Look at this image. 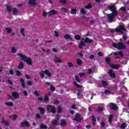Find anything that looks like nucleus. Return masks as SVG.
<instances>
[{"label": "nucleus", "instance_id": "f257e3e1", "mask_svg": "<svg viewBox=\"0 0 129 129\" xmlns=\"http://www.w3.org/2000/svg\"><path fill=\"white\" fill-rule=\"evenodd\" d=\"M108 9L111 11V12H112L113 13L107 14V17L108 18V20L110 23H112V22H113V20H114V16L117 15L116 7L114 5L111 4L108 6Z\"/></svg>", "mask_w": 129, "mask_h": 129}, {"label": "nucleus", "instance_id": "f03ea898", "mask_svg": "<svg viewBox=\"0 0 129 129\" xmlns=\"http://www.w3.org/2000/svg\"><path fill=\"white\" fill-rule=\"evenodd\" d=\"M18 56H19L20 58V60H22L23 61H24V62H26L27 64L29 65H32V59L30 58H27L26 55L22 54V53H18Z\"/></svg>", "mask_w": 129, "mask_h": 129}, {"label": "nucleus", "instance_id": "7ed1b4c3", "mask_svg": "<svg viewBox=\"0 0 129 129\" xmlns=\"http://www.w3.org/2000/svg\"><path fill=\"white\" fill-rule=\"evenodd\" d=\"M84 43H92V39H89L88 38H82L81 40V43L79 45V47L80 49H83L84 47H85V44H84Z\"/></svg>", "mask_w": 129, "mask_h": 129}, {"label": "nucleus", "instance_id": "20e7f679", "mask_svg": "<svg viewBox=\"0 0 129 129\" xmlns=\"http://www.w3.org/2000/svg\"><path fill=\"white\" fill-rule=\"evenodd\" d=\"M112 46L114 47V48H116L119 50H122V49H125V45L120 42L118 44L113 43Z\"/></svg>", "mask_w": 129, "mask_h": 129}, {"label": "nucleus", "instance_id": "39448f33", "mask_svg": "<svg viewBox=\"0 0 129 129\" xmlns=\"http://www.w3.org/2000/svg\"><path fill=\"white\" fill-rule=\"evenodd\" d=\"M47 110L48 112H52V113H56V108L53 105L47 106Z\"/></svg>", "mask_w": 129, "mask_h": 129}, {"label": "nucleus", "instance_id": "423d86ee", "mask_svg": "<svg viewBox=\"0 0 129 129\" xmlns=\"http://www.w3.org/2000/svg\"><path fill=\"white\" fill-rule=\"evenodd\" d=\"M115 32H119L120 33H123L125 31V28L123 26H120L115 30Z\"/></svg>", "mask_w": 129, "mask_h": 129}, {"label": "nucleus", "instance_id": "0eeeda50", "mask_svg": "<svg viewBox=\"0 0 129 129\" xmlns=\"http://www.w3.org/2000/svg\"><path fill=\"white\" fill-rule=\"evenodd\" d=\"M22 127H29L30 123L27 121H24L21 123Z\"/></svg>", "mask_w": 129, "mask_h": 129}, {"label": "nucleus", "instance_id": "6e6552de", "mask_svg": "<svg viewBox=\"0 0 129 129\" xmlns=\"http://www.w3.org/2000/svg\"><path fill=\"white\" fill-rule=\"evenodd\" d=\"M74 120H76V121H81V120H82V118L81 117L79 114L76 113V117L74 118Z\"/></svg>", "mask_w": 129, "mask_h": 129}, {"label": "nucleus", "instance_id": "1a4fd4ad", "mask_svg": "<svg viewBox=\"0 0 129 129\" xmlns=\"http://www.w3.org/2000/svg\"><path fill=\"white\" fill-rule=\"evenodd\" d=\"M113 55L115 58H120V57H122V53L120 51L114 52Z\"/></svg>", "mask_w": 129, "mask_h": 129}, {"label": "nucleus", "instance_id": "9d476101", "mask_svg": "<svg viewBox=\"0 0 129 129\" xmlns=\"http://www.w3.org/2000/svg\"><path fill=\"white\" fill-rule=\"evenodd\" d=\"M50 93H48L45 95L44 98V102L45 103H48L49 102V96L50 95Z\"/></svg>", "mask_w": 129, "mask_h": 129}, {"label": "nucleus", "instance_id": "9b49d317", "mask_svg": "<svg viewBox=\"0 0 129 129\" xmlns=\"http://www.w3.org/2000/svg\"><path fill=\"white\" fill-rule=\"evenodd\" d=\"M109 107L110 109H112L113 110H115L117 109V106H116V105L112 103L110 104Z\"/></svg>", "mask_w": 129, "mask_h": 129}, {"label": "nucleus", "instance_id": "f8f14e48", "mask_svg": "<svg viewBox=\"0 0 129 129\" xmlns=\"http://www.w3.org/2000/svg\"><path fill=\"white\" fill-rule=\"evenodd\" d=\"M57 14L58 12L54 10H52L48 12V15L49 16H53L54 15H57Z\"/></svg>", "mask_w": 129, "mask_h": 129}, {"label": "nucleus", "instance_id": "ddd939ff", "mask_svg": "<svg viewBox=\"0 0 129 129\" xmlns=\"http://www.w3.org/2000/svg\"><path fill=\"white\" fill-rule=\"evenodd\" d=\"M18 116L17 114H12L10 116V118L11 120H17L18 119Z\"/></svg>", "mask_w": 129, "mask_h": 129}, {"label": "nucleus", "instance_id": "4468645a", "mask_svg": "<svg viewBox=\"0 0 129 129\" xmlns=\"http://www.w3.org/2000/svg\"><path fill=\"white\" fill-rule=\"evenodd\" d=\"M54 62H55L56 63H61L62 62V59L60 58V57H55L54 59H53Z\"/></svg>", "mask_w": 129, "mask_h": 129}, {"label": "nucleus", "instance_id": "2eb2a0df", "mask_svg": "<svg viewBox=\"0 0 129 129\" xmlns=\"http://www.w3.org/2000/svg\"><path fill=\"white\" fill-rule=\"evenodd\" d=\"M20 83L23 87V88H26V85L25 84V80L23 78L20 79Z\"/></svg>", "mask_w": 129, "mask_h": 129}, {"label": "nucleus", "instance_id": "dca6fc26", "mask_svg": "<svg viewBox=\"0 0 129 129\" xmlns=\"http://www.w3.org/2000/svg\"><path fill=\"white\" fill-rule=\"evenodd\" d=\"M2 122L6 126H8V125H10V122H9V121L5 120V119H4V118H2Z\"/></svg>", "mask_w": 129, "mask_h": 129}, {"label": "nucleus", "instance_id": "f3484780", "mask_svg": "<svg viewBox=\"0 0 129 129\" xmlns=\"http://www.w3.org/2000/svg\"><path fill=\"white\" fill-rule=\"evenodd\" d=\"M38 109L40 111L41 114L43 115L45 113V109L42 107H39Z\"/></svg>", "mask_w": 129, "mask_h": 129}, {"label": "nucleus", "instance_id": "a211bd4d", "mask_svg": "<svg viewBox=\"0 0 129 129\" xmlns=\"http://www.w3.org/2000/svg\"><path fill=\"white\" fill-rule=\"evenodd\" d=\"M60 11L61 13H62L63 14H65L67 13V8L65 7H62L60 9Z\"/></svg>", "mask_w": 129, "mask_h": 129}, {"label": "nucleus", "instance_id": "6ab92c4d", "mask_svg": "<svg viewBox=\"0 0 129 129\" xmlns=\"http://www.w3.org/2000/svg\"><path fill=\"white\" fill-rule=\"evenodd\" d=\"M12 96L15 98V99H18V98H19V94L17 92H14L12 93Z\"/></svg>", "mask_w": 129, "mask_h": 129}, {"label": "nucleus", "instance_id": "aec40b11", "mask_svg": "<svg viewBox=\"0 0 129 129\" xmlns=\"http://www.w3.org/2000/svg\"><path fill=\"white\" fill-rule=\"evenodd\" d=\"M28 3L31 6H36V0H29Z\"/></svg>", "mask_w": 129, "mask_h": 129}, {"label": "nucleus", "instance_id": "412c9836", "mask_svg": "<svg viewBox=\"0 0 129 129\" xmlns=\"http://www.w3.org/2000/svg\"><path fill=\"white\" fill-rule=\"evenodd\" d=\"M110 67L112 68L113 69L117 70L119 68V66L118 65H114V64H110Z\"/></svg>", "mask_w": 129, "mask_h": 129}, {"label": "nucleus", "instance_id": "4be33fe9", "mask_svg": "<svg viewBox=\"0 0 129 129\" xmlns=\"http://www.w3.org/2000/svg\"><path fill=\"white\" fill-rule=\"evenodd\" d=\"M18 11H19L18 10V9H17V8H13L12 9V13L14 16H16V15L18 14Z\"/></svg>", "mask_w": 129, "mask_h": 129}, {"label": "nucleus", "instance_id": "5701e85b", "mask_svg": "<svg viewBox=\"0 0 129 129\" xmlns=\"http://www.w3.org/2000/svg\"><path fill=\"white\" fill-rule=\"evenodd\" d=\"M6 10H7V12H8V13H11L12 11H13V10L12 9V7L10 6H7Z\"/></svg>", "mask_w": 129, "mask_h": 129}, {"label": "nucleus", "instance_id": "b1692460", "mask_svg": "<svg viewBox=\"0 0 129 129\" xmlns=\"http://www.w3.org/2000/svg\"><path fill=\"white\" fill-rule=\"evenodd\" d=\"M60 124H61V126H66V125H67L66 120H61Z\"/></svg>", "mask_w": 129, "mask_h": 129}, {"label": "nucleus", "instance_id": "393cba45", "mask_svg": "<svg viewBox=\"0 0 129 129\" xmlns=\"http://www.w3.org/2000/svg\"><path fill=\"white\" fill-rule=\"evenodd\" d=\"M92 117V121L93 125H95L96 124V119L94 118V116H91Z\"/></svg>", "mask_w": 129, "mask_h": 129}, {"label": "nucleus", "instance_id": "a878e982", "mask_svg": "<svg viewBox=\"0 0 129 129\" xmlns=\"http://www.w3.org/2000/svg\"><path fill=\"white\" fill-rule=\"evenodd\" d=\"M76 13H77V10L75 9H72L71 10V14L72 15H76Z\"/></svg>", "mask_w": 129, "mask_h": 129}, {"label": "nucleus", "instance_id": "bb28decb", "mask_svg": "<svg viewBox=\"0 0 129 129\" xmlns=\"http://www.w3.org/2000/svg\"><path fill=\"white\" fill-rule=\"evenodd\" d=\"M108 73V74L110 75V76H111V77H114V73H113L112 70H109Z\"/></svg>", "mask_w": 129, "mask_h": 129}, {"label": "nucleus", "instance_id": "cd10ccee", "mask_svg": "<svg viewBox=\"0 0 129 129\" xmlns=\"http://www.w3.org/2000/svg\"><path fill=\"white\" fill-rule=\"evenodd\" d=\"M44 74H46L48 77H51V76H52V74H51L48 70H45L44 71Z\"/></svg>", "mask_w": 129, "mask_h": 129}, {"label": "nucleus", "instance_id": "c85d7f7f", "mask_svg": "<svg viewBox=\"0 0 129 129\" xmlns=\"http://www.w3.org/2000/svg\"><path fill=\"white\" fill-rule=\"evenodd\" d=\"M11 52H12V53L15 54V53H17V48H16V47L13 46L12 47H11Z\"/></svg>", "mask_w": 129, "mask_h": 129}, {"label": "nucleus", "instance_id": "c756f323", "mask_svg": "<svg viewBox=\"0 0 129 129\" xmlns=\"http://www.w3.org/2000/svg\"><path fill=\"white\" fill-rule=\"evenodd\" d=\"M6 105H7L8 106H14V103L13 102H7L5 103Z\"/></svg>", "mask_w": 129, "mask_h": 129}, {"label": "nucleus", "instance_id": "7c9ffc66", "mask_svg": "<svg viewBox=\"0 0 129 129\" xmlns=\"http://www.w3.org/2000/svg\"><path fill=\"white\" fill-rule=\"evenodd\" d=\"M77 63L78 65H82V64L83 63V62L80 59H77Z\"/></svg>", "mask_w": 129, "mask_h": 129}, {"label": "nucleus", "instance_id": "2f4dec72", "mask_svg": "<svg viewBox=\"0 0 129 129\" xmlns=\"http://www.w3.org/2000/svg\"><path fill=\"white\" fill-rule=\"evenodd\" d=\"M18 68H19V69H23V68H24V63L22 62H20L19 65L18 67Z\"/></svg>", "mask_w": 129, "mask_h": 129}, {"label": "nucleus", "instance_id": "473e14b6", "mask_svg": "<svg viewBox=\"0 0 129 129\" xmlns=\"http://www.w3.org/2000/svg\"><path fill=\"white\" fill-rule=\"evenodd\" d=\"M127 126V124L125 123H123L120 125L121 128L124 129Z\"/></svg>", "mask_w": 129, "mask_h": 129}, {"label": "nucleus", "instance_id": "72a5a7b5", "mask_svg": "<svg viewBox=\"0 0 129 129\" xmlns=\"http://www.w3.org/2000/svg\"><path fill=\"white\" fill-rule=\"evenodd\" d=\"M112 118H113V115H110L108 119V121L109 123H111L112 121Z\"/></svg>", "mask_w": 129, "mask_h": 129}, {"label": "nucleus", "instance_id": "f704fd0d", "mask_svg": "<svg viewBox=\"0 0 129 129\" xmlns=\"http://www.w3.org/2000/svg\"><path fill=\"white\" fill-rule=\"evenodd\" d=\"M6 30L7 32V33H8L9 34H10V33H12L13 30L11 28H6Z\"/></svg>", "mask_w": 129, "mask_h": 129}, {"label": "nucleus", "instance_id": "c9c22d12", "mask_svg": "<svg viewBox=\"0 0 129 129\" xmlns=\"http://www.w3.org/2000/svg\"><path fill=\"white\" fill-rule=\"evenodd\" d=\"M45 74V72H44L43 71H40V73H39L41 78H44V77L45 76V75H44Z\"/></svg>", "mask_w": 129, "mask_h": 129}, {"label": "nucleus", "instance_id": "e433bc0d", "mask_svg": "<svg viewBox=\"0 0 129 129\" xmlns=\"http://www.w3.org/2000/svg\"><path fill=\"white\" fill-rule=\"evenodd\" d=\"M41 129H47V126L44 124H41L40 126Z\"/></svg>", "mask_w": 129, "mask_h": 129}, {"label": "nucleus", "instance_id": "4c0bfd02", "mask_svg": "<svg viewBox=\"0 0 129 129\" xmlns=\"http://www.w3.org/2000/svg\"><path fill=\"white\" fill-rule=\"evenodd\" d=\"M20 33L23 36V37H25V29L23 28L20 29Z\"/></svg>", "mask_w": 129, "mask_h": 129}, {"label": "nucleus", "instance_id": "58836bf2", "mask_svg": "<svg viewBox=\"0 0 129 129\" xmlns=\"http://www.w3.org/2000/svg\"><path fill=\"white\" fill-rule=\"evenodd\" d=\"M57 121H58V120L55 119L52 120V124H54V125H57L58 124V123L57 122Z\"/></svg>", "mask_w": 129, "mask_h": 129}, {"label": "nucleus", "instance_id": "ea45409f", "mask_svg": "<svg viewBox=\"0 0 129 129\" xmlns=\"http://www.w3.org/2000/svg\"><path fill=\"white\" fill-rule=\"evenodd\" d=\"M75 86H76V87H78V88H81L82 87V86L78 84V83H77V82H75Z\"/></svg>", "mask_w": 129, "mask_h": 129}, {"label": "nucleus", "instance_id": "a19ab883", "mask_svg": "<svg viewBox=\"0 0 129 129\" xmlns=\"http://www.w3.org/2000/svg\"><path fill=\"white\" fill-rule=\"evenodd\" d=\"M102 84L103 86H104V87H106V86H107V83L106 82V81H102Z\"/></svg>", "mask_w": 129, "mask_h": 129}, {"label": "nucleus", "instance_id": "79ce46f5", "mask_svg": "<svg viewBox=\"0 0 129 129\" xmlns=\"http://www.w3.org/2000/svg\"><path fill=\"white\" fill-rule=\"evenodd\" d=\"M42 51H43V52H45L46 53H47V54H49L50 50V49H45L44 48L42 49Z\"/></svg>", "mask_w": 129, "mask_h": 129}, {"label": "nucleus", "instance_id": "37998d69", "mask_svg": "<svg viewBox=\"0 0 129 129\" xmlns=\"http://www.w3.org/2000/svg\"><path fill=\"white\" fill-rule=\"evenodd\" d=\"M60 4H62V5H66L67 4V2L66 0H59Z\"/></svg>", "mask_w": 129, "mask_h": 129}, {"label": "nucleus", "instance_id": "c03bdc74", "mask_svg": "<svg viewBox=\"0 0 129 129\" xmlns=\"http://www.w3.org/2000/svg\"><path fill=\"white\" fill-rule=\"evenodd\" d=\"M15 71L16 73V75L17 76H21V75H22V74L21 73V72L20 71H17V70H15Z\"/></svg>", "mask_w": 129, "mask_h": 129}, {"label": "nucleus", "instance_id": "a18cd8bd", "mask_svg": "<svg viewBox=\"0 0 129 129\" xmlns=\"http://www.w3.org/2000/svg\"><path fill=\"white\" fill-rule=\"evenodd\" d=\"M104 93L107 95L108 94H110L111 92H110V91L108 90H105V91H104Z\"/></svg>", "mask_w": 129, "mask_h": 129}, {"label": "nucleus", "instance_id": "49530a36", "mask_svg": "<svg viewBox=\"0 0 129 129\" xmlns=\"http://www.w3.org/2000/svg\"><path fill=\"white\" fill-rule=\"evenodd\" d=\"M64 37L66 40H68V39H70V35L69 34H66Z\"/></svg>", "mask_w": 129, "mask_h": 129}, {"label": "nucleus", "instance_id": "de8ad7c7", "mask_svg": "<svg viewBox=\"0 0 129 129\" xmlns=\"http://www.w3.org/2000/svg\"><path fill=\"white\" fill-rule=\"evenodd\" d=\"M62 112V108L60 107V106L58 107V110H57V113L59 114V113H61Z\"/></svg>", "mask_w": 129, "mask_h": 129}, {"label": "nucleus", "instance_id": "09e8293b", "mask_svg": "<svg viewBox=\"0 0 129 129\" xmlns=\"http://www.w3.org/2000/svg\"><path fill=\"white\" fill-rule=\"evenodd\" d=\"M81 13L83 15L86 14V12H85V10L83 8L81 10Z\"/></svg>", "mask_w": 129, "mask_h": 129}, {"label": "nucleus", "instance_id": "8fccbe9b", "mask_svg": "<svg viewBox=\"0 0 129 129\" xmlns=\"http://www.w3.org/2000/svg\"><path fill=\"white\" fill-rule=\"evenodd\" d=\"M75 79H76V81H77V82H79L80 83V79H79V78H78V76H75Z\"/></svg>", "mask_w": 129, "mask_h": 129}, {"label": "nucleus", "instance_id": "3c124183", "mask_svg": "<svg viewBox=\"0 0 129 129\" xmlns=\"http://www.w3.org/2000/svg\"><path fill=\"white\" fill-rule=\"evenodd\" d=\"M68 65L70 68L73 67V63H72V62H68Z\"/></svg>", "mask_w": 129, "mask_h": 129}, {"label": "nucleus", "instance_id": "603ef678", "mask_svg": "<svg viewBox=\"0 0 129 129\" xmlns=\"http://www.w3.org/2000/svg\"><path fill=\"white\" fill-rule=\"evenodd\" d=\"M110 61V57H106V61L107 62V64H109Z\"/></svg>", "mask_w": 129, "mask_h": 129}, {"label": "nucleus", "instance_id": "864d4df0", "mask_svg": "<svg viewBox=\"0 0 129 129\" xmlns=\"http://www.w3.org/2000/svg\"><path fill=\"white\" fill-rule=\"evenodd\" d=\"M50 89L51 90V91H54L55 90V87H54V86L53 85H51L50 86Z\"/></svg>", "mask_w": 129, "mask_h": 129}, {"label": "nucleus", "instance_id": "5fc2aeb1", "mask_svg": "<svg viewBox=\"0 0 129 129\" xmlns=\"http://www.w3.org/2000/svg\"><path fill=\"white\" fill-rule=\"evenodd\" d=\"M75 38L76 40H80V36L79 35H76Z\"/></svg>", "mask_w": 129, "mask_h": 129}, {"label": "nucleus", "instance_id": "6e6d98bb", "mask_svg": "<svg viewBox=\"0 0 129 129\" xmlns=\"http://www.w3.org/2000/svg\"><path fill=\"white\" fill-rule=\"evenodd\" d=\"M8 84H10V85H13V82L12 81V80H8Z\"/></svg>", "mask_w": 129, "mask_h": 129}, {"label": "nucleus", "instance_id": "4d7b16f0", "mask_svg": "<svg viewBox=\"0 0 129 129\" xmlns=\"http://www.w3.org/2000/svg\"><path fill=\"white\" fill-rule=\"evenodd\" d=\"M9 72L11 75H14V70H10Z\"/></svg>", "mask_w": 129, "mask_h": 129}, {"label": "nucleus", "instance_id": "13d9d810", "mask_svg": "<svg viewBox=\"0 0 129 129\" xmlns=\"http://www.w3.org/2000/svg\"><path fill=\"white\" fill-rule=\"evenodd\" d=\"M82 93V91H79L77 93V96H80V95H81Z\"/></svg>", "mask_w": 129, "mask_h": 129}, {"label": "nucleus", "instance_id": "bf43d9fd", "mask_svg": "<svg viewBox=\"0 0 129 129\" xmlns=\"http://www.w3.org/2000/svg\"><path fill=\"white\" fill-rule=\"evenodd\" d=\"M80 77H84V76H85V74H84V73H81L79 74Z\"/></svg>", "mask_w": 129, "mask_h": 129}, {"label": "nucleus", "instance_id": "052dcab7", "mask_svg": "<svg viewBox=\"0 0 129 129\" xmlns=\"http://www.w3.org/2000/svg\"><path fill=\"white\" fill-rule=\"evenodd\" d=\"M32 81H30L27 82V85H32Z\"/></svg>", "mask_w": 129, "mask_h": 129}, {"label": "nucleus", "instance_id": "680f3d73", "mask_svg": "<svg viewBox=\"0 0 129 129\" xmlns=\"http://www.w3.org/2000/svg\"><path fill=\"white\" fill-rule=\"evenodd\" d=\"M91 8V5L89 4L86 6V9H90Z\"/></svg>", "mask_w": 129, "mask_h": 129}, {"label": "nucleus", "instance_id": "e2e57ef3", "mask_svg": "<svg viewBox=\"0 0 129 129\" xmlns=\"http://www.w3.org/2000/svg\"><path fill=\"white\" fill-rule=\"evenodd\" d=\"M23 94L24 95H25V96H28V92L24 91H23Z\"/></svg>", "mask_w": 129, "mask_h": 129}, {"label": "nucleus", "instance_id": "0e129e2a", "mask_svg": "<svg viewBox=\"0 0 129 129\" xmlns=\"http://www.w3.org/2000/svg\"><path fill=\"white\" fill-rule=\"evenodd\" d=\"M99 112L102 111V107H99L97 109Z\"/></svg>", "mask_w": 129, "mask_h": 129}, {"label": "nucleus", "instance_id": "69168bd1", "mask_svg": "<svg viewBox=\"0 0 129 129\" xmlns=\"http://www.w3.org/2000/svg\"><path fill=\"white\" fill-rule=\"evenodd\" d=\"M47 13L46 12H43V17H47Z\"/></svg>", "mask_w": 129, "mask_h": 129}, {"label": "nucleus", "instance_id": "338daca9", "mask_svg": "<svg viewBox=\"0 0 129 129\" xmlns=\"http://www.w3.org/2000/svg\"><path fill=\"white\" fill-rule=\"evenodd\" d=\"M59 114H57L55 116V119H56V120H58V119H59Z\"/></svg>", "mask_w": 129, "mask_h": 129}, {"label": "nucleus", "instance_id": "774afa93", "mask_svg": "<svg viewBox=\"0 0 129 129\" xmlns=\"http://www.w3.org/2000/svg\"><path fill=\"white\" fill-rule=\"evenodd\" d=\"M54 35H55V37H58L59 36V34H58L57 31H54Z\"/></svg>", "mask_w": 129, "mask_h": 129}]
</instances>
